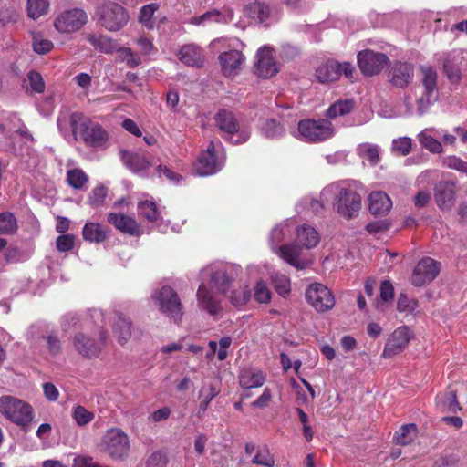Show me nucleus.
<instances>
[{"label": "nucleus", "instance_id": "473e14b6", "mask_svg": "<svg viewBox=\"0 0 467 467\" xmlns=\"http://www.w3.org/2000/svg\"><path fill=\"white\" fill-rule=\"evenodd\" d=\"M357 154L364 160H367L370 165L375 166L380 161V148L377 144L363 142L357 146Z\"/></svg>", "mask_w": 467, "mask_h": 467}, {"label": "nucleus", "instance_id": "bb28decb", "mask_svg": "<svg viewBox=\"0 0 467 467\" xmlns=\"http://www.w3.org/2000/svg\"><path fill=\"white\" fill-rule=\"evenodd\" d=\"M265 378V374L259 368H244L239 375V383L245 389L259 388L264 385Z\"/></svg>", "mask_w": 467, "mask_h": 467}, {"label": "nucleus", "instance_id": "e2e57ef3", "mask_svg": "<svg viewBox=\"0 0 467 467\" xmlns=\"http://www.w3.org/2000/svg\"><path fill=\"white\" fill-rule=\"evenodd\" d=\"M156 174L159 178L165 177L170 182L178 183L181 180V176L172 171L166 166H162L161 164L157 165L156 167Z\"/></svg>", "mask_w": 467, "mask_h": 467}, {"label": "nucleus", "instance_id": "72a5a7b5", "mask_svg": "<svg viewBox=\"0 0 467 467\" xmlns=\"http://www.w3.org/2000/svg\"><path fill=\"white\" fill-rule=\"evenodd\" d=\"M437 408L441 412H457L461 410L456 393L452 390L439 394L436 398Z\"/></svg>", "mask_w": 467, "mask_h": 467}, {"label": "nucleus", "instance_id": "4be33fe9", "mask_svg": "<svg viewBox=\"0 0 467 467\" xmlns=\"http://www.w3.org/2000/svg\"><path fill=\"white\" fill-rule=\"evenodd\" d=\"M112 329L118 342L124 345L131 337V322L126 316L115 312L112 316Z\"/></svg>", "mask_w": 467, "mask_h": 467}, {"label": "nucleus", "instance_id": "393cba45", "mask_svg": "<svg viewBox=\"0 0 467 467\" xmlns=\"http://www.w3.org/2000/svg\"><path fill=\"white\" fill-rule=\"evenodd\" d=\"M368 208L373 214L384 215L391 210L392 201L384 192H372L368 196Z\"/></svg>", "mask_w": 467, "mask_h": 467}, {"label": "nucleus", "instance_id": "2f4dec72", "mask_svg": "<svg viewBox=\"0 0 467 467\" xmlns=\"http://www.w3.org/2000/svg\"><path fill=\"white\" fill-rule=\"evenodd\" d=\"M87 39L95 49L106 54L115 52L118 47V43L108 36L90 34Z\"/></svg>", "mask_w": 467, "mask_h": 467}, {"label": "nucleus", "instance_id": "de8ad7c7", "mask_svg": "<svg viewBox=\"0 0 467 467\" xmlns=\"http://www.w3.org/2000/svg\"><path fill=\"white\" fill-rule=\"evenodd\" d=\"M159 9L158 4H149L141 7L139 21L148 29L155 26L154 13Z\"/></svg>", "mask_w": 467, "mask_h": 467}, {"label": "nucleus", "instance_id": "7ed1b4c3", "mask_svg": "<svg viewBox=\"0 0 467 467\" xmlns=\"http://www.w3.org/2000/svg\"><path fill=\"white\" fill-rule=\"evenodd\" d=\"M292 227L285 222L274 227L270 232L269 243L271 250L281 259L296 269H305L311 265L312 260L296 244H282L290 234Z\"/></svg>", "mask_w": 467, "mask_h": 467}, {"label": "nucleus", "instance_id": "9b49d317", "mask_svg": "<svg viewBox=\"0 0 467 467\" xmlns=\"http://www.w3.org/2000/svg\"><path fill=\"white\" fill-rule=\"evenodd\" d=\"M151 299L161 313L174 319L182 317V313L180 298L171 286L164 285L159 289H155L151 294Z\"/></svg>", "mask_w": 467, "mask_h": 467}, {"label": "nucleus", "instance_id": "a19ab883", "mask_svg": "<svg viewBox=\"0 0 467 467\" xmlns=\"http://www.w3.org/2000/svg\"><path fill=\"white\" fill-rule=\"evenodd\" d=\"M49 0H27L26 13L28 17L36 20L46 15L49 9Z\"/></svg>", "mask_w": 467, "mask_h": 467}, {"label": "nucleus", "instance_id": "13d9d810", "mask_svg": "<svg viewBox=\"0 0 467 467\" xmlns=\"http://www.w3.org/2000/svg\"><path fill=\"white\" fill-rule=\"evenodd\" d=\"M432 95L428 94L427 91H424V94L420 96L415 94V114L421 116L429 109Z\"/></svg>", "mask_w": 467, "mask_h": 467}, {"label": "nucleus", "instance_id": "680f3d73", "mask_svg": "<svg viewBox=\"0 0 467 467\" xmlns=\"http://www.w3.org/2000/svg\"><path fill=\"white\" fill-rule=\"evenodd\" d=\"M415 91H410L405 94L402 104L404 106V110L400 112V115L403 116H411L415 114Z\"/></svg>", "mask_w": 467, "mask_h": 467}, {"label": "nucleus", "instance_id": "ddd939ff", "mask_svg": "<svg viewBox=\"0 0 467 467\" xmlns=\"http://www.w3.org/2000/svg\"><path fill=\"white\" fill-rule=\"evenodd\" d=\"M106 451L114 459H122L129 454L130 440L119 428L108 430L102 440Z\"/></svg>", "mask_w": 467, "mask_h": 467}, {"label": "nucleus", "instance_id": "0eeeda50", "mask_svg": "<svg viewBox=\"0 0 467 467\" xmlns=\"http://www.w3.org/2000/svg\"><path fill=\"white\" fill-rule=\"evenodd\" d=\"M336 129L327 119H304L297 125L295 137L306 142H320L333 138Z\"/></svg>", "mask_w": 467, "mask_h": 467}, {"label": "nucleus", "instance_id": "aec40b11", "mask_svg": "<svg viewBox=\"0 0 467 467\" xmlns=\"http://www.w3.org/2000/svg\"><path fill=\"white\" fill-rule=\"evenodd\" d=\"M255 73L263 78H269L278 72V67L275 62L273 49L269 47H264L256 54Z\"/></svg>", "mask_w": 467, "mask_h": 467}, {"label": "nucleus", "instance_id": "1a4fd4ad", "mask_svg": "<svg viewBox=\"0 0 467 467\" xmlns=\"http://www.w3.org/2000/svg\"><path fill=\"white\" fill-rule=\"evenodd\" d=\"M99 22L108 31L116 32L124 27L129 20L128 11L114 2H105L97 11Z\"/></svg>", "mask_w": 467, "mask_h": 467}, {"label": "nucleus", "instance_id": "5701e85b", "mask_svg": "<svg viewBox=\"0 0 467 467\" xmlns=\"http://www.w3.org/2000/svg\"><path fill=\"white\" fill-rule=\"evenodd\" d=\"M121 160L126 167L133 172H141L154 165L153 160L140 153H133L127 150L121 151Z\"/></svg>", "mask_w": 467, "mask_h": 467}, {"label": "nucleus", "instance_id": "49530a36", "mask_svg": "<svg viewBox=\"0 0 467 467\" xmlns=\"http://www.w3.org/2000/svg\"><path fill=\"white\" fill-rule=\"evenodd\" d=\"M31 36H32L33 50L36 53H37L39 55H45L53 49L54 45H53L52 41H50L47 38H45L41 35V33L32 32Z\"/></svg>", "mask_w": 467, "mask_h": 467}, {"label": "nucleus", "instance_id": "a878e982", "mask_svg": "<svg viewBox=\"0 0 467 467\" xmlns=\"http://www.w3.org/2000/svg\"><path fill=\"white\" fill-rule=\"evenodd\" d=\"M178 57L187 66L201 67L203 63V51L194 44H188L180 48Z\"/></svg>", "mask_w": 467, "mask_h": 467}, {"label": "nucleus", "instance_id": "c756f323", "mask_svg": "<svg viewBox=\"0 0 467 467\" xmlns=\"http://www.w3.org/2000/svg\"><path fill=\"white\" fill-rule=\"evenodd\" d=\"M320 237L315 228L303 224L296 230V241L306 249L315 247L319 243Z\"/></svg>", "mask_w": 467, "mask_h": 467}, {"label": "nucleus", "instance_id": "864d4df0", "mask_svg": "<svg viewBox=\"0 0 467 467\" xmlns=\"http://www.w3.org/2000/svg\"><path fill=\"white\" fill-rule=\"evenodd\" d=\"M442 167L467 174V161L455 155H448L441 159Z\"/></svg>", "mask_w": 467, "mask_h": 467}, {"label": "nucleus", "instance_id": "3c124183", "mask_svg": "<svg viewBox=\"0 0 467 467\" xmlns=\"http://www.w3.org/2000/svg\"><path fill=\"white\" fill-rule=\"evenodd\" d=\"M17 229V222L12 213L5 212L0 213V234H13Z\"/></svg>", "mask_w": 467, "mask_h": 467}, {"label": "nucleus", "instance_id": "c9c22d12", "mask_svg": "<svg viewBox=\"0 0 467 467\" xmlns=\"http://www.w3.org/2000/svg\"><path fill=\"white\" fill-rule=\"evenodd\" d=\"M418 436V428L415 424L410 423L401 426L394 435L397 444L406 446L410 444Z\"/></svg>", "mask_w": 467, "mask_h": 467}, {"label": "nucleus", "instance_id": "338daca9", "mask_svg": "<svg viewBox=\"0 0 467 467\" xmlns=\"http://www.w3.org/2000/svg\"><path fill=\"white\" fill-rule=\"evenodd\" d=\"M167 462L166 456L163 453L157 451L150 456L147 462V467H166Z\"/></svg>", "mask_w": 467, "mask_h": 467}, {"label": "nucleus", "instance_id": "4468645a", "mask_svg": "<svg viewBox=\"0 0 467 467\" xmlns=\"http://www.w3.org/2000/svg\"><path fill=\"white\" fill-rule=\"evenodd\" d=\"M88 22L86 12L80 8H73L61 12L54 21V27L59 33L78 31Z\"/></svg>", "mask_w": 467, "mask_h": 467}, {"label": "nucleus", "instance_id": "0e129e2a", "mask_svg": "<svg viewBox=\"0 0 467 467\" xmlns=\"http://www.w3.org/2000/svg\"><path fill=\"white\" fill-rule=\"evenodd\" d=\"M417 307V302L401 295L397 302V308L400 312H413Z\"/></svg>", "mask_w": 467, "mask_h": 467}, {"label": "nucleus", "instance_id": "ea45409f", "mask_svg": "<svg viewBox=\"0 0 467 467\" xmlns=\"http://www.w3.org/2000/svg\"><path fill=\"white\" fill-rule=\"evenodd\" d=\"M24 88L26 92L42 93L45 90V82L40 73L31 70L24 79Z\"/></svg>", "mask_w": 467, "mask_h": 467}, {"label": "nucleus", "instance_id": "f704fd0d", "mask_svg": "<svg viewBox=\"0 0 467 467\" xmlns=\"http://www.w3.org/2000/svg\"><path fill=\"white\" fill-rule=\"evenodd\" d=\"M354 106L355 102L351 99L337 100L329 106L326 111V116L328 119L345 116L352 111Z\"/></svg>", "mask_w": 467, "mask_h": 467}, {"label": "nucleus", "instance_id": "423d86ee", "mask_svg": "<svg viewBox=\"0 0 467 467\" xmlns=\"http://www.w3.org/2000/svg\"><path fill=\"white\" fill-rule=\"evenodd\" d=\"M70 125L74 135H79L89 147L103 148L108 142V132L99 123L85 119L81 113L71 114Z\"/></svg>", "mask_w": 467, "mask_h": 467}, {"label": "nucleus", "instance_id": "774afa93", "mask_svg": "<svg viewBox=\"0 0 467 467\" xmlns=\"http://www.w3.org/2000/svg\"><path fill=\"white\" fill-rule=\"evenodd\" d=\"M73 467H99L91 457L78 455L75 457Z\"/></svg>", "mask_w": 467, "mask_h": 467}, {"label": "nucleus", "instance_id": "7c9ffc66", "mask_svg": "<svg viewBox=\"0 0 467 467\" xmlns=\"http://www.w3.org/2000/svg\"><path fill=\"white\" fill-rule=\"evenodd\" d=\"M339 63L328 61L319 66L316 70V77L320 83L327 84L339 78Z\"/></svg>", "mask_w": 467, "mask_h": 467}, {"label": "nucleus", "instance_id": "a18cd8bd", "mask_svg": "<svg viewBox=\"0 0 467 467\" xmlns=\"http://www.w3.org/2000/svg\"><path fill=\"white\" fill-rule=\"evenodd\" d=\"M271 280L276 293L285 297L291 291V281L288 276L281 273H275L271 276Z\"/></svg>", "mask_w": 467, "mask_h": 467}, {"label": "nucleus", "instance_id": "412c9836", "mask_svg": "<svg viewBox=\"0 0 467 467\" xmlns=\"http://www.w3.org/2000/svg\"><path fill=\"white\" fill-rule=\"evenodd\" d=\"M108 222L121 233L130 235H140V231L136 220L123 213H111L108 215Z\"/></svg>", "mask_w": 467, "mask_h": 467}, {"label": "nucleus", "instance_id": "cd10ccee", "mask_svg": "<svg viewBox=\"0 0 467 467\" xmlns=\"http://www.w3.org/2000/svg\"><path fill=\"white\" fill-rule=\"evenodd\" d=\"M441 135V131L435 128H427L423 130L419 135L418 140L422 147L432 153H441L443 147L438 140Z\"/></svg>", "mask_w": 467, "mask_h": 467}, {"label": "nucleus", "instance_id": "9d476101", "mask_svg": "<svg viewBox=\"0 0 467 467\" xmlns=\"http://www.w3.org/2000/svg\"><path fill=\"white\" fill-rule=\"evenodd\" d=\"M222 143L211 141L207 149L202 151L194 165V172L199 176H210L218 172L223 166V160L220 157Z\"/></svg>", "mask_w": 467, "mask_h": 467}, {"label": "nucleus", "instance_id": "79ce46f5", "mask_svg": "<svg viewBox=\"0 0 467 467\" xmlns=\"http://www.w3.org/2000/svg\"><path fill=\"white\" fill-rule=\"evenodd\" d=\"M139 213L149 222L156 223L161 218V212L152 200L140 201L138 203Z\"/></svg>", "mask_w": 467, "mask_h": 467}, {"label": "nucleus", "instance_id": "6e6552de", "mask_svg": "<svg viewBox=\"0 0 467 467\" xmlns=\"http://www.w3.org/2000/svg\"><path fill=\"white\" fill-rule=\"evenodd\" d=\"M214 119L223 137L231 143L241 144L249 140L251 135L249 128L239 126L232 111L222 109L215 115Z\"/></svg>", "mask_w": 467, "mask_h": 467}, {"label": "nucleus", "instance_id": "f3484780", "mask_svg": "<svg viewBox=\"0 0 467 467\" xmlns=\"http://www.w3.org/2000/svg\"><path fill=\"white\" fill-rule=\"evenodd\" d=\"M389 61L388 57L383 53L372 50H364L358 54V63L360 70L368 76L380 72Z\"/></svg>", "mask_w": 467, "mask_h": 467}, {"label": "nucleus", "instance_id": "58836bf2", "mask_svg": "<svg viewBox=\"0 0 467 467\" xmlns=\"http://www.w3.org/2000/svg\"><path fill=\"white\" fill-rule=\"evenodd\" d=\"M251 290L247 285H241L238 287L233 289L230 295L227 296L232 305L236 307H242L245 306L251 299Z\"/></svg>", "mask_w": 467, "mask_h": 467}, {"label": "nucleus", "instance_id": "2eb2a0df", "mask_svg": "<svg viewBox=\"0 0 467 467\" xmlns=\"http://www.w3.org/2000/svg\"><path fill=\"white\" fill-rule=\"evenodd\" d=\"M441 271V265L431 257L422 258L415 266L411 283L415 286H423L432 282Z\"/></svg>", "mask_w": 467, "mask_h": 467}, {"label": "nucleus", "instance_id": "20e7f679", "mask_svg": "<svg viewBox=\"0 0 467 467\" xmlns=\"http://www.w3.org/2000/svg\"><path fill=\"white\" fill-rule=\"evenodd\" d=\"M0 414L26 431L31 429L35 418V410L28 402L11 395L0 397Z\"/></svg>", "mask_w": 467, "mask_h": 467}, {"label": "nucleus", "instance_id": "dca6fc26", "mask_svg": "<svg viewBox=\"0 0 467 467\" xmlns=\"http://www.w3.org/2000/svg\"><path fill=\"white\" fill-rule=\"evenodd\" d=\"M106 337L107 336L104 331L99 332V341L84 333H78L74 337L73 346L77 352L82 357L95 358L99 357Z\"/></svg>", "mask_w": 467, "mask_h": 467}, {"label": "nucleus", "instance_id": "09e8293b", "mask_svg": "<svg viewBox=\"0 0 467 467\" xmlns=\"http://www.w3.org/2000/svg\"><path fill=\"white\" fill-rule=\"evenodd\" d=\"M420 71L422 74V83L424 87V91H427L428 94H433L437 87L436 71L432 67L428 66L421 67Z\"/></svg>", "mask_w": 467, "mask_h": 467}, {"label": "nucleus", "instance_id": "f03ea898", "mask_svg": "<svg viewBox=\"0 0 467 467\" xmlns=\"http://www.w3.org/2000/svg\"><path fill=\"white\" fill-rule=\"evenodd\" d=\"M200 280L201 284L196 294L198 306L210 315L216 316L222 311L221 301L205 282L209 281L211 285L220 293L225 294L231 282L226 275V269L221 265L203 267L200 272Z\"/></svg>", "mask_w": 467, "mask_h": 467}, {"label": "nucleus", "instance_id": "4c0bfd02", "mask_svg": "<svg viewBox=\"0 0 467 467\" xmlns=\"http://www.w3.org/2000/svg\"><path fill=\"white\" fill-rule=\"evenodd\" d=\"M67 182L75 190H84L88 182V176L79 168L69 169L67 171Z\"/></svg>", "mask_w": 467, "mask_h": 467}, {"label": "nucleus", "instance_id": "c85d7f7f", "mask_svg": "<svg viewBox=\"0 0 467 467\" xmlns=\"http://www.w3.org/2000/svg\"><path fill=\"white\" fill-rule=\"evenodd\" d=\"M82 237L90 243H102L108 237V230L99 223L88 222L82 229Z\"/></svg>", "mask_w": 467, "mask_h": 467}, {"label": "nucleus", "instance_id": "a211bd4d", "mask_svg": "<svg viewBox=\"0 0 467 467\" xmlns=\"http://www.w3.org/2000/svg\"><path fill=\"white\" fill-rule=\"evenodd\" d=\"M410 339V329L406 326L398 327L388 338L383 349L382 356L384 358H391L407 347Z\"/></svg>", "mask_w": 467, "mask_h": 467}, {"label": "nucleus", "instance_id": "6ab92c4d", "mask_svg": "<svg viewBox=\"0 0 467 467\" xmlns=\"http://www.w3.org/2000/svg\"><path fill=\"white\" fill-rule=\"evenodd\" d=\"M434 199L441 211H451L456 200V182L450 181L441 182L435 188Z\"/></svg>", "mask_w": 467, "mask_h": 467}, {"label": "nucleus", "instance_id": "603ef678", "mask_svg": "<svg viewBox=\"0 0 467 467\" xmlns=\"http://www.w3.org/2000/svg\"><path fill=\"white\" fill-rule=\"evenodd\" d=\"M115 51L117 52V59L125 62L130 67H136L140 65V58L130 48L119 47L118 46Z\"/></svg>", "mask_w": 467, "mask_h": 467}, {"label": "nucleus", "instance_id": "f8f14e48", "mask_svg": "<svg viewBox=\"0 0 467 467\" xmlns=\"http://www.w3.org/2000/svg\"><path fill=\"white\" fill-rule=\"evenodd\" d=\"M305 296L306 302L319 313L328 311L335 306L334 295L330 289L321 283L309 285Z\"/></svg>", "mask_w": 467, "mask_h": 467}, {"label": "nucleus", "instance_id": "b1692460", "mask_svg": "<svg viewBox=\"0 0 467 467\" xmlns=\"http://www.w3.org/2000/svg\"><path fill=\"white\" fill-rule=\"evenodd\" d=\"M414 75L413 66L410 63H396L391 70V83L399 88L407 86L412 79Z\"/></svg>", "mask_w": 467, "mask_h": 467}, {"label": "nucleus", "instance_id": "5fc2aeb1", "mask_svg": "<svg viewBox=\"0 0 467 467\" xmlns=\"http://www.w3.org/2000/svg\"><path fill=\"white\" fill-rule=\"evenodd\" d=\"M411 139L409 137H400L398 139L393 140L391 150L394 153L400 155V156H406L408 155L411 150Z\"/></svg>", "mask_w": 467, "mask_h": 467}, {"label": "nucleus", "instance_id": "8fccbe9b", "mask_svg": "<svg viewBox=\"0 0 467 467\" xmlns=\"http://www.w3.org/2000/svg\"><path fill=\"white\" fill-rule=\"evenodd\" d=\"M252 463L262 465L264 467H275V461L269 449L264 446L257 448L256 452L252 459Z\"/></svg>", "mask_w": 467, "mask_h": 467}, {"label": "nucleus", "instance_id": "37998d69", "mask_svg": "<svg viewBox=\"0 0 467 467\" xmlns=\"http://www.w3.org/2000/svg\"><path fill=\"white\" fill-rule=\"evenodd\" d=\"M263 136L268 139L280 138L285 134L284 127L275 119H266L260 126Z\"/></svg>", "mask_w": 467, "mask_h": 467}, {"label": "nucleus", "instance_id": "69168bd1", "mask_svg": "<svg viewBox=\"0 0 467 467\" xmlns=\"http://www.w3.org/2000/svg\"><path fill=\"white\" fill-rule=\"evenodd\" d=\"M47 344V349L51 356H56L60 352L61 345L60 340L55 335H48L43 337Z\"/></svg>", "mask_w": 467, "mask_h": 467}, {"label": "nucleus", "instance_id": "bf43d9fd", "mask_svg": "<svg viewBox=\"0 0 467 467\" xmlns=\"http://www.w3.org/2000/svg\"><path fill=\"white\" fill-rule=\"evenodd\" d=\"M75 240L73 234H61L56 240V247L61 253L68 252L73 249Z\"/></svg>", "mask_w": 467, "mask_h": 467}, {"label": "nucleus", "instance_id": "c03bdc74", "mask_svg": "<svg viewBox=\"0 0 467 467\" xmlns=\"http://www.w3.org/2000/svg\"><path fill=\"white\" fill-rule=\"evenodd\" d=\"M71 416L76 424L79 427L88 425L95 418L94 412L88 410L84 406L81 405L73 406Z\"/></svg>", "mask_w": 467, "mask_h": 467}, {"label": "nucleus", "instance_id": "39448f33", "mask_svg": "<svg viewBox=\"0 0 467 467\" xmlns=\"http://www.w3.org/2000/svg\"><path fill=\"white\" fill-rule=\"evenodd\" d=\"M216 44L228 48L218 57L223 75L226 78H234L241 72L245 63V56L239 49L244 46L243 43L238 38L233 37L216 39L213 45Z\"/></svg>", "mask_w": 467, "mask_h": 467}, {"label": "nucleus", "instance_id": "052dcab7", "mask_svg": "<svg viewBox=\"0 0 467 467\" xmlns=\"http://www.w3.org/2000/svg\"><path fill=\"white\" fill-rule=\"evenodd\" d=\"M207 14L211 16H217L216 23H229L234 19V11L230 7H224L222 10L213 9L208 11Z\"/></svg>", "mask_w": 467, "mask_h": 467}, {"label": "nucleus", "instance_id": "4d7b16f0", "mask_svg": "<svg viewBox=\"0 0 467 467\" xmlns=\"http://www.w3.org/2000/svg\"><path fill=\"white\" fill-rule=\"evenodd\" d=\"M271 291L264 281H258L254 287V299L260 304H266L271 300Z\"/></svg>", "mask_w": 467, "mask_h": 467}, {"label": "nucleus", "instance_id": "f257e3e1", "mask_svg": "<svg viewBox=\"0 0 467 467\" xmlns=\"http://www.w3.org/2000/svg\"><path fill=\"white\" fill-rule=\"evenodd\" d=\"M362 184L358 181H340L326 186L320 192L324 202L333 201L334 210L345 219L358 215L361 209V196L358 190Z\"/></svg>", "mask_w": 467, "mask_h": 467}, {"label": "nucleus", "instance_id": "e433bc0d", "mask_svg": "<svg viewBox=\"0 0 467 467\" xmlns=\"http://www.w3.org/2000/svg\"><path fill=\"white\" fill-rule=\"evenodd\" d=\"M244 13L252 20L258 23H265L269 16L270 10L267 5L254 2L246 5Z\"/></svg>", "mask_w": 467, "mask_h": 467}, {"label": "nucleus", "instance_id": "6e6d98bb", "mask_svg": "<svg viewBox=\"0 0 467 467\" xmlns=\"http://www.w3.org/2000/svg\"><path fill=\"white\" fill-rule=\"evenodd\" d=\"M107 192L108 190L103 185L95 187L89 194L88 203L94 207L100 206L106 199Z\"/></svg>", "mask_w": 467, "mask_h": 467}]
</instances>
